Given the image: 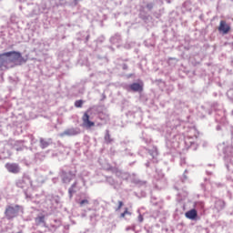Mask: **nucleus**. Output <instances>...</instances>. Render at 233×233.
I'll return each mask as SVG.
<instances>
[{
    "instance_id": "7ed1b4c3",
    "label": "nucleus",
    "mask_w": 233,
    "mask_h": 233,
    "mask_svg": "<svg viewBox=\"0 0 233 233\" xmlns=\"http://www.w3.org/2000/svg\"><path fill=\"white\" fill-rule=\"evenodd\" d=\"M0 68H5V70H8V68H14V65H10L7 53L0 55Z\"/></svg>"
},
{
    "instance_id": "5701e85b",
    "label": "nucleus",
    "mask_w": 233,
    "mask_h": 233,
    "mask_svg": "<svg viewBox=\"0 0 233 233\" xmlns=\"http://www.w3.org/2000/svg\"><path fill=\"white\" fill-rule=\"evenodd\" d=\"M153 7H154V5H152V4L147 5V8H148V10H152Z\"/></svg>"
},
{
    "instance_id": "39448f33",
    "label": "nucleus",
    "mask_w": 233,
    "mask_h": 233,
    "mask_svg": "<svg viewBox=\"0 0 233 233\" xmlns=\"http://www.w3.org/2000/svg\"><path fill=\"white\" fill-rule=\"evenodd\" d=\"M28 185H32V180L30 179V177L26 175L16 181V187H18V188H26Z\"/></svg>"
},
{
    "instance_id": "f03ea898",
    "label": "nucleus",
    "mask_w": 233,
    "mask_h": 233,
    "mask_svg": "<svg viewBox=\"0 0 233 233\" xmlns=\"http://www.w3.org/2000/svg\"><path fill=\"white\" fill-rule=\"evenodd\" d=\"M21 210V206H7L5 211L6 219H14L19 216V211Z\"/></svg>"
},
{
    "instance_id": "f3484780",
    "label": "nucleus",
    "mask_w": 233,
    "mask_h": 233,
    "mask_svg": "<svg viewBox=\"0 0 233 233\" xmlns=\"http://www.w3.org/2000/svg\"><path fill=\"white\" fill-rule=\"evenodd\" d=\"M75 106H76V108H81V107L83 106V100H76V101L75 102Z\"/></svg>"
},
{
    "instance_id": "9d476101",
    "label": "nucleus",
    "mask_w": 233,
    "mask_h": 233,
    "mask_svg": "<svg viewBox=\"0 0 233 233\" xmlns=\"http://www.w3.org/2000/svg\"><path fill=\"white\" fill-rule=\"evenodd\" d=\"M130 90L132 92H142L143 91V86L139 83H133L129 86Z\"/></svg>"
},
{
    "instance_id": "393cba45",
    "label": "nucleus",
    "mask_w": 233,
    "mask_h": 233,
    "mask_svg": "<svg viewBox=\"0 0 233 233\" xmlns=\"http://www.w3.org/2000/svg\"><path fill=\"white\" fill-rule=\"evenodd\" d=\"M122 68L123 70H128V66L127 64H124Z\"/></svg>"
},
{
    "instance_id": "a211bd4d",
    "label": "nucleus",
    "mask_w": 233,
    "mask_h": 233,
    "mask_svg": "<svg viewBox=\"0 0 233 233\" xmlns=\"http://www.w3.org/2000/svg\"><path fill=\"white\" fill-rule=\"evenodd\" d=\"M89 204L90 202L88 201V199H83L79 203L80 207H85L86 205H89Z\"/></svg>"
},
{
    "instance_id": "cd10ccee",
    "label": "nucleus",
    "mask_w": 233,
    "mask_h": 233,
    "mask_svg": "<svg viewBox=\"0 0 233 233\" xmlns=\"http://www.w3.org/2000/svg\"><path fill=\"white\" fill-rule=\"evenodd\" d=\"M89 37H90V35H87V36H86V41H88Z\"/></svg>"
},
{
    "instance_id": "412c9836",
    "label": "nucleus",
    "mask_w": 233,
    "mask_h": 233,
    "mask_svg": "<svg viewBox=\"0 0 233 233\" xmlns=\"http://www.w3.org/2000/svg\"><path fill=\"white\" fill-rule=\"evenodd\" d=\"M124 213H126V216H132V213H130V211H128V208H125Z\"/></svg>"
},
{
    "instance_id": "4468645a",
    "label": "nucleus",
    "mask_w": 233,
    "mask_h": 233,
    "mask_svg": "<svg viewBox=\"0 0 233 233\" xmlns=\"http://www.w3.org/2000/svg\"><path fill=\"white\" fill-rule=\"evenodd\" d=\"M35 225H45V216H38L35 218Z\"/></svg>"
},
{
    "instance_id": "c85d7f7f",
    "label": "nucleus",
    "mask_w": 233,
    "mask_h": 233,
    "mask_svg": "<svg viewBox=\"0 0 233 233\" xmlns=\"http://www.w3.org/2000/svg\"><path fill=\"white\" fill-rule=\"evenodd\" d=\"M151 156L154 157V154H151Z\"/></svg>"
},
{
    "instance_id": "6e6552de",
    "label": "nucleus",
    "mask_w": 233,
    "mask_h": 233,
    "mask_svg": "<svg viewBox=\"0 0 233 233\" xmlns=\"http://www.w3.org/2000/svg\"><path fill=\"white\" fill-rule=\"evenodd\" d=\"M89 111H86L84 116H82V121L84 123V125H86V127H87L88 128L94 127L96 124L92 121H90V115H88Z\"/></svg>"
},
{
    "instance_id": "423d86ee",
    "label": "nucleus",
    "mask_w": 233,
    "mask_h": 233,
    "mask_svg": "<svg viewBox=\"0 0 233 233\" xmlns=\"http://www.w3.org/2000/svg\"><path fill=\"white\" fill-rule=\"evenodd\" d=\"M5 168L11 174H19V172H21V167H19V164H15V163L5 164Z\"/></svg>"
},
{
    "instance_id": "ddd939ff",
    "label": "nucleus",
    "mask_w": 233,
    "mask_h": 233,
    "mask_svg": "<svg viewBox=\"0 0 233 233\" xmlns=\"http://www.w3.org/2000/svg\"><path fill=\"white\" fill-rule=\"evenodd\" d=\"M215 208H217V210H223L225 208V201L218 199L215 202Z\"/></svg>"
},
{
    "instance_id": "1a4fd4ad",
    "label": "nucleus",
    "mask_w": 233,
    "mask_h": 233,
    "mask_svg": "<svg viewBox=\"0 0 233 233\" xmlns=\"http://www.w3.org/2000/svg\"><path fill=\"white\" fill-rule=\"evenodd\" d=\"M218 32H222V34H227L228 32H230V25H228L227 22L221 20L218 26Z\"/></svg>"
},
{
    "instance_id": "f8f14e48",
    "label": "nucleus",
    "mask_w": 233,
    "mask_h": 233,
    "mask_svg": "<svg viewBox=\"0 0 233 233\" xmlns=\"http://www.w3.org/2000/svg\"><path fill=\"white\" fill-rule=\"evenodd\" d=\"M76 188H77V181H75L74 184L68 188V196L69 198L72 199L74 198V194H76Z\"/></svg>"
},
{
    "instance_id": "4be33fe9",
    "label": "nucleus",
    "mask_w": 233,
    "mask_h": 233,
    "mask_svg": "<svg viewBox=\"0 0 233 233\" xmlns=\"http://www.w3.org/2000/svg\"><path fill=\"white\" fill-rule=\"evenodd\" d=\"M187 174H188V171H187V170H185L184 175H183V177H184V178H183V181H185V180L187 179Z\"/></svg>"
},
{
    "instance_id": "20e7f679",
    "label": "nucleus",
    "mask_w": 233,
    "mask_h": 233,
    "mask_svg": "<svg viewBox=\"0 0 233 233\" xmlns=\"http://www.w3.org/2000/svg\"><path fill=\"white\" fill-rule=\"evenodd\" d=\"M79 134H81V129H79V127H70L60 133V137H65V136L70 137L73 136H79Z\"/></svg>"
},
{
    "instance_id": "bb28decb",
    "label": "nucleus",
    "mask_w": 233,
    "mask_h": 233,
    "mask_svg": "<svg viewBox=\"0 0 233 233\" xmlns=\"http://www.w3.org/2000/svg\"><path fill=\"white\" fill-rule=\"evenodd\" d=\"M131 229H132V228H130V227L126 228L127 231L131 230Z\"/></svg>"
},
{
    "instance_id": "a878e982",
    "label": "nucleus",
    "mask_w": 233,
    "mask_h": 233,
    "mask_svg": "<svg viewBox=\"0 0 233 233\" xmlns=\"http://www.w3.org/2000/svg\"><path fill=\"white\" fill-rule=\"evenodd\" d=\"M127 215L125 212H123L122 214H120V218H125Z\"/></svg>"
},
{
    "instance_id": "2eb2a0df",
    "label": "nucleus",
    "mask_w": 233,
    "mask_h": 233,
    "mask_svg": "<svg viewBox=\"0 0 233 233\" xmlns=\"http://www.w3.org/2000/svg\"><path fill=\"white\" fill-rule=\"evenodd\" d=\"M50 145V141L45 140V138H40V147L41 148H47Z\"/></svg>"
},
{
    "instance_id": "0eeeda50",
    "label": "nucleus",
    "mask_w": 233,
    "mask_h": 233,
    "mask_svg": "<svg viewBox=\"0 0 233 233\" xmlns=\"http://www.w3.org/2000/svg\"><path fill=\"white\" fill-rule=\"evenodd\" d=\"M75 177L76 175H74L71 171H63L61 175L63 183H66V185H68V183H70V181H72Z\"/></svg>"
},
{
    "instance_id": "aec40b11",
    "label": "nucleus",
    "mask_w": 233,
    "mask_h": 233,
    "mask_svg": "<svg viewBox=\"0 0 233 233\" xmlns=\"http://www.w3.org/2000/svg\"><path fill=\"white\" fill-rule=\"evenodd\" d=\"M123 205H124V204H123V201L119 200V201H118V207H117V208L116 209V211L117 212V210H121Z\"/></svg>"
},
{
    "instance_id": "f257e3e1",
    "label": "nucleus",
    "mask_w": 233,
    "mask_h": 233,
    "mask_svg": "<svg viewBox=\"0 0 233 233\" xmlns=\"http://www.w3.org/2000/svg\"><path fill=\"white\" fill-rule=\"evenodd\" d=\"M6 54L9 60V65H15V66H19L23 65V63H26V60H25L20 52L10 51L6 52Z\"/></svg>"
},
{
    "instance_id": "9b49d317",
    "label": "nucleus",
    "mask_w": 233,
    "mask_h": 233,
    "mask_svg": "<svg viewBox=\"0 0 233 233\" xmlns=\"http://www.w3.org/2000/svg\"><path fill=\"white\" fill-rule=\"evenodd\" d=\"M186 218H187V219H196V218H198V211L196 209H190L189 211H187L185 214Z\"/></svg>"
},
{
    "instance_id": "dca6fc26",
    "label": "nucleus",
    "mask_w": 233,
    "mask_h": 233,
    "mask_svg": "<svg viewBox=\"0 0 233 233\" xmlns=\"http://www.w3.org/2000/svg\"><path fill=\"white\" fill-rule=\"evenodd\" d=\"M105 141L106 143H112L113 141L110 137V131L108 130H106Z\"/></svg>"
},
{
    "instance_id": "6ab92c4d",
    "label": "nucleus",
    "mask_w": 233,
    "mask_h": 233,
    "mask_svg": "<svg viewBox=\"0 0 233 233\" xmlns=\"http://www.w3.org/2000/svg\"><path fill=\"white\" fill-rule=\"evenodd\" d=\"M227 94L230 99H233V89L228 90Z\"/></svg>"
},
{
    "instance_id": "b1692460",
    "label": "nucleus",
    "mask_w": 233,
    "mask_h": 233,
    "mask_svg": "<svg viewBox=\"0 0 233 233\" xmlns=\"http://www.w3.org/2000/svg\"><path fill=\"white\" fill-rule=\"evenodd\" d=\"M138 221L139 223H143V215L138 216Z\"/></svg>"
}]
</instances>
